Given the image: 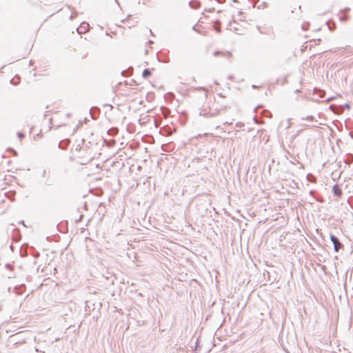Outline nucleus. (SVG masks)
<instances>
[{
	"mask_svg": "<svg viewBox=\"0 0 353 353\" xmlns=\"http://www.w3.org/2000/svg\"><path fill=\"white\" fill-rule=\"evenodd\" d=\"M330 240L333 244L334 251L339 252L342 248L343 244L336 236L332 234H330Z\"/></svg>",
	"mask_w": 353,
	"mask_h": 353,
	"instance_id": "1",
	"label": "nucleus"
},
{
	"mask_svg": "<svg viewBox=\"0 0 353 353\" xmlns=\"http://www.w3.org/2000/svg\"><path fill=\"white\" fill-rule=\"evenodd\" d=\"M89 28V24L85 22H83L79 28H77V31L79 34H83L88 31Z\"/></svg>",
	"mask_w": 353,
	"mask_h": 353,
	"instance_id": "2",
	"label": "nucleus"
},
{
	"mask_svg": "<svg viewBox=\"0 0 353 353\" xmlns=\"http://www.w3.org/2000/svg\"><path fill=\"white\" fill-rule=\"evenodd\" d=\"M349 10H350L349 8H347L345 10H341V14L339 17V20L341 22H345L347 20L348 16L346 14V12H347Z\"/></svg>",
	"mask_w": 353,
	"mask_h": 353,
	"instance_id": "3",
	"label": "nucleus"
},
{
	"mask_svg": "<svg viewBox=\"0 0 353 353\" xmlns=\"http://www.w3.org/2000/svg\"><path fill=\"white\" fill-rule=\"evenodd\" d=\"M332 192L335 196L338 197H340L342 195V190L337 184L334 185L332 187Z\"/></svg>",
	"mask_w": 353,
	"mask_h": 353,
	"instance_id": "4",
	"label": "nucleus"
},
{
	"mask_svg": "<svg viewBox=\"0 0 353 353\" xmlns=\"http://www.w3.org/2000/svg\"><path fill=\"white\" fill-rule=\"evenodd\" d=\"M26 288L25 285L21 284L20 285H17L14 288V292H15L17 295H21L23 293V289Z\"/></svg>",
	"mask_w": 353,
	"mask_h": 353,
	"instance_id": "5",
	"label": "nucleus"
},
{
	"mask_svg": "<svg viewBox=\"0 0 353 353\" xmlns=\"http://www.w3.org/2000/svg\"><path fill=\"white\" fill-rule=\"evenodd\" d=\"M189 6L192 9H196L200 6V3L196 0H192L189 2Z\"/></svg>",
	"mask_w": 353,
	"mask_h": 353,
	"instance_id": "6",
	"label": "nucleus"
},
{
	"mask_svg": "<svg viewBox=\"0 0 353 353\" xmlns=\"http://www.w3.org/2000/svg\"><path fill=\"white\" fill-rule=\"evenodd\" d=\"M219 54H222L223 56H225L227 58H230L232 56V54L230 52H221V51H215L214 52V55L216 56V57L219 55Z\"/></svg>",
	"mask_w": 353,
	"mask_h": 353,
	"instance_id": "7",
	"label": "nucleus"
},
{
	"mask_svg": "<svg viewBox=\"0 0 353 353\" xmlns=\"http://www.w3.org/2000/svg\"><path fill=\"white\" fill-rule=\"evenodd\" d=\"M150 75H151V71L150 69H145L143 71L142 76L143 78L146 79L148 77H150Z\"/></svg>",
	"mask_w": 353,
	"mask_h": 353,
	"instance_id": "8",
	"label": "nucleus"
},
{
	"mask_svg": "<svg viewBox=\"0 0 353 353\" xmlns=\"http://www.w3.org/2000/svg\"><path fill=\"white\" fill-rule=\"evenodd\" d=\"M306 178L309 182H315V176L311 174H308Z\"/></svg>",
	"mask_w": 353,
	"mask_h": 353,
	"instance_id": "9",
	"label": "nucleus"
},
{
	"mask_svg": "<svg viewBox=\"0 0 353 353\" xmlns=\"http://www.w3.org/2000/svg\"><path fill=\"white\" fill-rule=\"evenodd\" d=\"M302 120H309L312 121H317L313 116H307L305 118H302Z\"/></svg>",
	"mask_w": 353,
	"mask_h": 353,
	"instance_id": "10",
	"label": "nucleus"
},
{
	"mask_svg": "<svg viewBox=\"0 0 353 353\" xmlns=\"http://www.w3.org/2000/svg\"><path fill=\"white\" fill-rule=\"evenodd\" d=\"M200 114H203V115L213 116V115H214L216 113H214V112H205L202 113V112H201V113H200Z\"/></svg>",
	"mask_w": 353,
	"mask_h": 353,
	"instance_id": "11",
	"label": "nucleus"
},
{
	"mask_svg": "<svg viewBox=\"0 0 353 353\" xmlns=\"http://www.w3.org/2000/svg\"><path fill=\"white\" fill-rule=\"evenodd\" d=\"M309 26H310V24H309L308 23H303V24L302 25V29H303V30H307V28H308Z\"/></svg>",
	"mask_w": 353,
	"mask_h": 353,
	"instance_id": "12",
	"label": "nucleus"
},
{
	"mask_svg": "<svg viewBox=\"0 0 353 353\" xmlns=\"http://www.w3.org/2000/svg\"><path fill=\"white\" fill-rule=\"evenodd\" d=\"M44 183H45L46 185L50 186V185H52V181L48 177Z\"/></svg>",
	"mask_w": 353,
	"mask_h": 353,
	"instance_id": "13",
	"label": "nucleus"
},
{
	"mask_svg": "<svg viewBox=\"0 0 353 353\" xmlns=\"http://www.w3.org/2000/svg\"><path fill=\"white\" fill-rule=\"evenodd\" d=\"M64 142H66V143H67V142H68V140H65V141H61V142L59 143V148H61V149H64V147L63 146V143H64Z\"/></svg>",
	"mask_w": 353,
	"mask_h": 353,
	"instance_id": "14",
	"label": "nucleus"
},
{
	"mask_svg": "<svg viewBox=\"0 0 353 353\" xmlns=\"http://www.w3.org/2000/svg\"><path fill=\"white\" fill-rule=\"evenodd\" d=\"M17 137H18L20 139H22L25 137V135H24V134H23V133H22V132H19L17 133Z\"/></svg>",
	"mask_w": 353,
	"mask_h": 353,
	"instance_id": "15",
	"label": "nucleus"
},
{
	"mask_svg": "<svg viewBox=\"0 0 353 353\" xmlns=\"http://www.w3.org/2000/svg\"><path fill=\"white\" fill-rule=\"evenodd\" d=\"M47 174L46 170H43L41 174L42 177H46Z\"/></svg>",
	"mask_w": 353,
	"mask_h": 353,
	"instance_id": "16",
	"label": "nucleus"
},
{
	"mask_svg": "<svg viewBox=\"0 0 353 353\" xmlns=\"http://www.w3.org/2000/svg\"><path fill=\"white\" fill-rule=\"evenodd\" d=\"M10 83L13 85H17L18 84V82H16V81H14V79H12L10 80Z\"/></svg>",
	"mask_w": 353,
	"mask_h": 353,
	"instance_id": "17",
	"label": "nucleus"
},
{
	"mask_svg": "<svg viewBox=\"0 0 353 353\" xmlns=\"http://www.w3.org/2000/svg\"><path fill=\"white\" fill-rule=\"evenodd\" d=\"M214 29H215V30H216V31H217L218 32H221V28H220V27L216 26V25L214 26Z\"/></svg>",
	"mask_w": 353,
	"mask_h": 353,
	"instance_id": "18",
	"label": "nucleus"
},
{
	"mask_svg": "<svg viewBox=\"0 0 353 353\" xmlns=\"http://www.w3.org/2000/svg\"><path fill=\"white\" fill-rule=\"evenodd\" d=\"M218 3H221L224 1V0H216Z\"/></svg>",
	"mask_w": 353,
	"mask_h": 353,
	"instance_id": "19",
	"label": "nucleus"
},
{
	"mask_svg": "<svg viewBox=\"0 0 353 353\" xmlns=\"http://www.w3.org/2000/svg\"><path fill=\"white\" fill-rule=\"evenodd\" d=\"M345 107L346 108H350V105H349V104H347H347H345Z\"/></svg>",
	"mask_w": 353,
	"mask_h": 353,
	"instance_id": "20",
	"label": "nucleus"
},
{
	"mask_svg": "<svg viewBox=\"0 0 353 353\" xmlns=\"http://www.w3.org/2000/svg\"><path fill=\"white\" fill-rule=\"evenodd\" d=\"M334 107V106L333 105H330V109H332Z\"/></svg>",
	"mask_w": 353,
	"mask_h": 353,
	"instance_id": "21",
	"label": "nucleus"
},
{
	"mask_svg": "<svg viewBox=\"0 0 353 353\" xmlns=\"http://www.w3.org/2000/svg\"><path fill=\"white\" fill-rule=\"evenodd\" d=\"M332 28H333V26H331V27H330V26H329V29H330V30H332Z\"/></svg>",
	"mask_w": 353,
	"mask_h": 353,
	"instance_id": "22",
	"label": "nucleus"
},
{
	"mask_svg": "<svg viewBox=\"0 0 353 353\" xmlns=\"http://www.w3.org/2000/svg\"><path fill=\"white\" fill-rule=\"evenodd\" d=\"M332 28H333V26H331V27H330V26H329V29H330V30H332Z\"/></svg>",
	"mask_w": 353,
	"mask_h": 353,
	"instance_id": "23",
	"label": "nucleus"
},
{
	"mask_svg": "<svg viewBox=\"0 0 353 353\" xmlns=\"http://www.w3.org/2000/svg\"><path fill=\"white\" fill-rule=\"evenodd\" d=\"M36 351L37 352H41V350H39L38 348H36Z\"/></svg>",
	"mask_w": 353,
	"mask_h": 353,
	"instance_id": "24",
	"label": "nucleus"
},
{
	"mask_svg": "<svg viewBox=\"0 0 353 353\" xmlns=\"http://www.w3.org/2000/svg\"><path fill=\"white\" fill-rule=\"evenodd\" d=\"M125 71H123V72H122V74H123V75H125V74H125Z\"/></svg>",
	"mask_w": 353,
	"mask_h": 353,
	"instance_id": "25",
	"label": "nucleus"
},
{
	"mask_svg": "<svg viewBox=\"0 0 353 353\" xmlns=\"http://www.w3.org/2000/svg\"><path fill=\"white\" fill-rule=\"evenodd\" d=\"M252 88H256V85H252Z\"/></svg>",
	"mask_w": 353,
	"mask_h": 353,
	"instance_id": "26",
	"label": "nucleus"
}]
</instances>
